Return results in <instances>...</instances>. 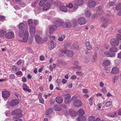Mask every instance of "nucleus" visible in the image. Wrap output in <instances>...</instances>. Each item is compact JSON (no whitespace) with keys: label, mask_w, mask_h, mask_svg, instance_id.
<instances>
[{"label":"nucleus","mask_w":121,"mask_h":121,"mask_svg":"<svg viewBox=\"0 0 121 121\" xmlns=\"http://www.w3.org/2000/svg\"><path fill=\"white\" fill-rule=\"evenodd\" d=\"M27 26L24 23H22L18 26L19 29L21 30L18 32L19 36L23 38L22 41L23 42H26L28 39V32L27 29Z\"/></svg>","instance_id":"1"},{"label":"nucleus","mask_w":121,"mask_h":121,"mask_svg":"<svg viewBox=\"0 0 121 121\" xmlns=\"http://www.w3.org/2000/svg\"><path fill=\"white\" fill-rule=\"evenodd\" d=\"M117 51V48L112 47L110 48L109 52H104V54L108 57H112L115 55V53Z\"/></svg>","instance_id":"2"},{"label":"nucleus","mask_w":121,"mask_h":121,"mask_svg":"<svg viewBox=\"0 0 121 121\" xmlns=\"http://www.w3.org/2000/svg\"><path fill=\"white\" fill-rule=\"evenodd\" d=\"M22 110L19 108L11 112V114L13 115H16L13 117V119L19 118L22 117L23 116V114L22 113Z\"/></svg>","instance_id":"3"},{"label":"nucleus","mask_w":121,"mask_h":121,"mask_svg":"<svg viewBox=\"0 0 121 121\" xmlns=\"http://www.w3.org/2000/svg\"><path fill=\"white\" fill-rule=\"evenodd\" d=\"M77 99L76 96H73L72 97V101L73 102V105L77 107H80L82 105V103L81 100Z\"/></svg>","instance_id":"4"},{"label":"nucleus","mask_w":121,"mask_h":121,"mask_svg":"<svg viewBox=\"0 0 121 121\" xmlns=\"http://www.w3.org/2000/svg\"><path fill=\"white\" fill-rule=\"evenodd\" d=\"M60 52L61 53H64L67 56L70 57H72L73 55V52L72 51L68 50L65 48L64 49H61Z\"/></svg>","instance_id":"5"},{"label":"nucleus","mask_w":121,"mask_h":121,"mask_svg":"<svg viewBox=\"0 0 121 121\" xmlns=\"http://www.w3.org/2000/svg\"><path fill=\"white\" fill-rule=\"evenodd\" d=\"M53 0H48L47 3L43 7V10L45 11L48 10L51 7V5L53 3Z\"/></svg>","instance_id":"6"},{"label":"nucleus","mask_w":121,"mask_h":121,"mask_svg":"<svg viewBox=\"0 0 121 121\" xmlns=\"http://www.w3.org/2000/svg\"><path fill=\"white\" fill-rule=\"evenodd\" d=\"M108 19L107 18H105L104 17H102L101 18V21L103 22V24L102 25V27L104 28H106L107 26H108Z\"/></svg>","instance_id":"7"},{"label":"nucleus","mask_w":121,"mask_h":121,"mask_svg":"<svg viewBox=\"0 0 121 121\" xmlns=\"http://www.w3.org/2000/svg\"><path fill=\"white\" fill-rule=\"evenodd\" d=\"M2 96L4 98H8L10 96V93L8 91L4 90L2 91Z\"/></svg>","instance_id":"8"},{"label":"nucleus","mask_w":121,"mask_h":121,"mask_svg":"<svg viewBox=\"0 0 121 121\" xmlns=\"http://www.w3.org/2000/svg\"><path fill=\"white\" fill-rule=\"evenodd\" d=\"M88 6L90 7H94L96 5L95 1L93 0H90L87 3Z\"/></svg>","instance_id":"9"},{"label":"nucleus","mask_w":121,"mask_h":121,"mask_svg":"<svg viewBox=\"0 0 121 121\" xmlns=\"http://www.w3.org/2000/svg\"><path fill=\"white\" fill-rule=\"evenodd\" d=\"M111 45L113 46H116L118 45L119 44L118 41L116 39H111L110 41Z\"/></svg>","instance_id":"10"},{"label":"nucleus","mask_w":121,"mask_h":121,"mask_svg":"<svg viewBox=\"0 0 121 121\" xmlns=\"http://www.w3.org/2000/svg\"><path fill=\"white\" fill-rule=\"evenodd\" d=\"M78 23L80 25L85 24L86 22V20L84 17L79 18L78 20Z\"/></svg>","instance_id":"11"},{"label":"nucleus","mask_w":121,"mask_h":121,"mask_svg":"<svg viewBox=\"0 0 121 121\" xmlns=\"http://www.w3.org/2000/svg\"><path fill=\"white\" fill-rule=\"evenodd\" d=\"M54 22L57 26L59 25L62 26L64 22L62 19L60 18H58L56 19V21L55 22Z\"/></svg>","instance_id":"12"},{"label":"nucleus","mask_w":121,"mask_h":121,"mask_svg":"<svg viewBox=\"0 0 121 121\" xmlns=\"http://www.w3.org/2000/svg\"><path fill=\"white\" fill-rule=\"evenodd\" d=\"M14 37V33L12 32H9L7 33L5 35V37L7 39H12Z\"/></svg>","instance_id":"13"},{"label":"nucleus","mask_w":121,"mask_h":121,"mask_svg":"<svg viewBox=\"0 0 121 121\" xmlns=\"http://www.w3.org/2000/svg\"><path fill=\"white\" fill-rule=\"evenodd\" d=\"M72 25L71 23L69 22H64L62 26L63 28H70L71 27Z\"/></svg>","instance_id":"14"},{"label":"nucleus","mask_w":121,"mask_h":121,"mask_svg":"<svg viewBox=\"0 0 121 121\" xmlns=\"http://www.w3.org/2000/svg\"><path fill=\"white\" fill-rule=\"evenodd\" d=\"M57 28V26L56 25H52L50 26L49 28V33L50 34H52L53 31L56 30Z\"/></svg>","instance_id":"15"},{"label":"nucleus","mask_w":121,"mask_h":121,"mask_svg":"<svg viewBox=\"0 0 121 121\" xmlns=\"http://www.w3.org/2000/svg\"><path fill=\"white\" fill-rule=\"evenodd\" d=\"M84 3L83 0H76L74 2V5L79 6L82 5Z\"/></svg>","instance_id":"16"},{"label":"nucleus","mask_w":121,"mask_h":121,"mask_svg":"<svg viewBox=\"0 0 121 121\" xmlns=\"http://www.w3.org/2000/svg\"><path fill=\"white\" fill-rule=\"evenodd\" d=\"M30 33L31 36H34L35 34V28L34 26L30 27Z\"/></svg>","instance_id":"17"},{"label":"nucleus","mask_w":121,"mask_h":121,"mask_svg":"<svg viewBox=\"0 0 121 121\" xmlns=\"http://www.w3.org/2000/svg\"><path fill=\"white\" fill-rule=\"evenodd\" d=\"M19 103V101L17 99H13L11 101L10 105L12 106H15Z\"/></svg>","instance_id":"18"},{"label":"nucleus","mask_w":121,"mask_h":121,"mask_svg":"<svg viewBox=\"0 0 121 121\" xmlns=\"http://www.w3.org/2000/svg\"><path fill=\"white\" fill-rule=\"evenodd\" d=\"M119 71L118 68L117 67H115L112 69L111 73L112 74H116L118 73Z\"/></svg>","instance_id":"19"},{"label":"nucleus","mask_w":121,"mask_h":121,"mask_svg":"<svg viewBox=\"0 0 121 121\" xmlns=\"http://www.w3.org/2000/svg\"><path fill=\"white\" fill-rule=\"evenodd\" d=\"M51 45L49 47V49L50 50H51L54 48L55 47L56 45V42H54L53 41H51L50 43Z\"/></svg>","instance_id":"20"},{"label":"nucleus","mask_w":121,"mask_h":121,"mask_svg":"<svg viewBox=\"0 0 121 121\" xmlns=\"http://www.w3.org/2000/svg\"><path fill=\"white\" fill-rule=\"evenodd\" d=\"M56 102L58 103H61L63 101V99L62 97L60 96H57L56 97L55 99Z\"/></svg>","instance_id":"21"},{"label":"nucleus","mask_w":121,"mask_h":121,"mask_svg":"<svg viewBox=\"0 0 121 121\" xmlns=\"http://www.w3.org/2000/svg\"><path fill=\"white\" fill-rule=\"evenodd\" d=\"M35 40L37 43H40L42 41V39L40 36L39 35H36L35 37Z\"/></svg>","instance_id":"22"},{"label":"nucleus","mask_w":121,"mask_h":121,"mask_svg":"<svg viewBox=\"0 0 121 121\" xmlns=\"http://www.w3.org/2000/svg\"><path fill=\"white\" fill-rule=\"evenodd\" d=\"M72 100V99H71V97L70 96H68L66 97L65 99V102L66 104H68Z\"/></svg>","instance_id":"23"},{"label":"nucleus","mask_w":121,"mask_h":121,"mask_svg":"<svg viewBox=\"0 0 121 121\" xmlns=\"http://www.w3.org/2000/svg\"><path fill=\"white\" fill-rule=\"evenodd\" d=\"M69 112L71 115L73 117H75L77 115V112L72 109H70L69 110Z\"/></svg>","instance_id":"24"},{"label":"nucleus","mask_w":121,"mask_h":121,"mask_svg":"<svg viewBox=\"0 0 121 121\" xmlns=\"http://www.w3.org/2000/svg\"><path fill=\"white\" fill-rule=\"evenodd\" d=\"M110 62L108 60H105L104 61L103 65L104 67L109 66L110 65Z\"/></svg>","instance_id":"25"},{"label":"nucleus","mask_w":121,"mask_h":121,"mask_svg":"<svg viewBox=\"0 0 121 121\" xmlns=\"http://www.w3.org/2000/svg\"><path fill=\"white\" fill-rule=\"evenodd\" d=\"M77 120L78 121H86V118L84 116L79 117Z\"/></svg>","instance_id":"26"},{"label":"nucleus","mask_w":121,"mask_h":121,"mask_svg":"<svg viewBox=\"0 0 121 121\" xmlns=\"http://www.w3.org/2000/svg\"><path fill=\"white\" fill-rule=\"evenodd\" d=\"M53 110L55 111H60L61 110L62 108L61 107L58 105H56L54 106L53 108Z\"/></svg>","instance_id":"27"},{"label":"nucleus","mask_w":121,"mask_h":121,"mask_svg":"<svg viewBox=\"0 0 121 121\" xmlns=\"http://www.w3.org/2000/svg\"><path fill=\"white\" fill-rule=\"evenodd\" d=\"M60 9L62 11L64 12H66L67 10V9L65 6L62 5L60 6Z\"/></svg>","instance_id":"28"},{"label":"nucleus","mask_w":121,"mask_h":121,"mask_svg":"<svg viewBox=\"0 0 121 121\" xmlns=\"http://www.w3.org/2000/svg\"><path fill=\"white\" fill-rule=\"evenodd\" d=\"M42 93H39V102L42 104H43L44 101L43 99L42 98L41 95H42Z\"/></svg>","instance_id":"29"},{"label":"nucleus","mask_w":121,"mask_h":121,"mask_svg":"<svg viewBox=\"0 0 121 121\" xmlns=\"http://www.w3.org/2000/svg\"><path fill=\"white\" fill-rule=\"evenodd\" d=\"M77 114L78 113L79 115H82L84 114V112L82 109H80L77 112Z\"/></svg>","instance_id":"30"},{"label":"nucleus","mask_w":121,"mask_h":121,"mask_svg":"<svg viewBox=\"0 0 121 121\" xmlns=\"http://www.w3.org/2000/svg\"><path fill=\"white\" fill-rule=\"evenodd\" d=\"M85 14L86 16L88 17H91V12L89 11H86L85 12Z\"/></svg>","instance_id":"31"},{"label":"nucleus","mask_w":121,"mask_h":121,"mask_svg":"<svg viewBox=\"0 0 121 121\" xmlns=\"http://www.w3.org/2000/svg\"><path fill=\"white\" fill-rule=\"evenodd\" d=\"M73 27H75L77 24V21L76 19H73Z\"/></svg>","instance_id":"32"},{"label":"nucleus","mask_w":121,"mask_h":121,"mask_svg":"<svg viewBox=\"0 0 121 121\" xmlns=\"http://www.w3.org/2000/svg\"><path fill=\"white\" fill-rule=\"evenodd\" d=\"M28 25L30 27L31 26H32L33 24V21L31 19H29L28 20Z\"/></svg>","instance_id":"33"},{"label":"nucleus","mask_w":121,"mask_h":121,"mask_svg":"<svg viewBox=\"0 0 121 121\" xmlns=\"http://www.w3.org/2000/svg\"><path fill=\"white\" fill-rule=\"evenodd\" d=\"M95 117L94 116H91L89 117L88 121H95Z\"/></svg>","instance_id":"34"},{"label":"nucleus","mask_w":121,"mask_h":121,"mask_svg":"<svg viewBox=\"0 0 121 121\" xmlns=\"http://www.w3.org/2000/svg\"><path fill=\"white\" fill-rule=\"evenodd\" d=\"M45 2L43 0H41L40 1L39 5L40 6L42 7L45 4Z\"/></svg>","instance_id":"35"},{"label":"nucleus","mask_w":121,"mask_h":121,"mask_svg":"<svg viewBox=\"0 0 121 121\" xmlns=\"http://www.w3.org/2000/svg\"><path fill=\"white\" fill-rule=\"evenodd\" d=\"M112 103L110 101H108L105 103V105L107 107H108L111 105Z\"/></svg>","instance_id":"36"},{"label":"nucleus","mask_w":121,"mask_h":121,"mask_svg":"<svg viewBox=\"0 0 121 121\" xmlns=\"http://www.w3.org/2000/svg\"><path fill=\"white\" fill-rule=\"evenodd\" d=\"M65 37L64 35H62L60 37L58 38V40L59 41H62L65 39Z\"/></svg>","instance_id":"37"},{"label":"nucleus","mask_w":121,"mask_h":121,"mask_svg":"<svg viewBox=\"0 0 121 121\" xmlns=\"http://www.w3.org/2000/svg\"><path fill=\"white\" fill-rule=\"evenodd\" d=\"M71 44L69 42H66L64 44L65 48L63 49H64L65 48L66 49L67 47L69 46Z\"/></svg>","instance_id":"38"},{"label":"nucleus","mask_w":121,"mask_h":121,"mask_svg":"<svg viewBox=\"0 0 121 121\" xmlns=\"http://www.w3.org/2000/svg\"><path fill=\"white\" fill-rule=\"evenodd\" d=\"M60 2L59 1H56L54 2L55 6H59L60 4Z\"/></svg>","instance_id":"39"},{"label":"nucleus","mask_w":121,"mask_h":121,"mask_svg":"<svg viewBox=\"0 0 121 121\" xmlns=\"http://www.w3.org/2000/svg\"><path fill=\"white\" fill-rule=\"evenodd\" d=\"M6 32L4 30H2L0 31V33L1 35L2 36H3L5 35L6 34Z\"/></svg>","instance_id":"40"},{"label":"nucleus","mask_w":121,"mask_h":121,"mask_svg":"<svg viewBox=\"0 0 121 121\" xmlns=\"http://www.w3.org/2000/svg\"><path fill=\"white\" fill-rule=\"evenodd\" d=\"M112 117H114L117 116V113L116 112H111Z\"/></svg>","instance_id":"41"},{"label":"nucleus","mask_w":121,"mask_h":121,"mask_svg":"<svg viewBox=\"0 0 121 121\" xmlns=\"http://www.w3.org/2000/svg\"><path fill=\"white\" fill-rule=\"evenodd\" d=\"M83 60L85 63H87L89 62V58H86V57H85L83 59Z\"/></svg>","instance_id":"42"},{"label":"nucleus","mask_w":121,"mask_h":121,"mask_svg":"<svg viewBox=\"0 0 121 121\" xmlns=\"http://www.w3.org/2000/svg\"><path fill=\"white\" fill-rule=\"evenodd\" d=\"M66 7L69 8H71L73 7V5L72 3H70L68 5H66Z\"/></svg>","instance_id":"43"},{"label":"nucleus","mask_w":121,"mask_h":121,"mask_svg":"<svg viewBox=\"0 0 121 121\" xmlns=\"http://www.w3.org/2000/svg\"><path fill=\"white\" fill-rule=\"evenodd\" d=\"M116 9L117 10H119L121 9V4H120L116 6Z\"/></svg>","instance_id":"44"},{"label":"nucleus","mask_w":121,"mask_h":121,"mask_svg":"<svg viewBox=\"0 0 121 121\" xmlns=\"http://www.w3.org/2000/svg\"><path fill=\"white\" fill-rule=\"evenodd\" d=\"M33 40V38L32 37V36H31V37H30V38L29 39V44H30L32 43Z\"/></svg>","instance_id":"45"},{"label":"nucleus","mask_w":121,"mask_h":121,"mask_svg":"<svg viewBox=\"0 0 121 121\" xmlns=\"http://www.w3.org/2000/svg\"><path fill=\"white\" fill-rule=\"evenodd\" d=\"M15 77V75L14 74H10L9 76L10 78L11 79H14Z\"/></svg>","instance_id":"46"},{"label":"nucleus","mask_w":121,"mask_h":121,"mask_svg":"<svg viewBox=\"0 0 121 121\" xmlns=\"http://www.w3.org/2000/svg\"><path fill=\"white\" fill-rule=\"evenodd\" d=\"M116 38L118 39L121 40V35L120 34H118L116 36Z\"/></svg>","instance_id":"47"},{"label":"nucleus","mask_w":121,"mask_h":121,"mask_svg":"<svg viewBox=\"0 0 121 121\" xmlns=\"http://www.w3.org/2000/svg\"><path fill=\"white\" fill-rule=\"evenodd\" d=\"M23 89L24 90L28 91L29 92H30L31 91V90L30 89H28L26 87H23Z\"/></svg>","instance_id":"48"},{"label":"nucleus","mask_w":121,"mask_h":121,"mask_svg":"<svg viewBox=\"0 0 121 121\" xmlns=\"http://www.w3.org/2000/svg\"><path fill=\"white\" fill-rule=\"evenodd\" d=\"M5 19V17L3 15L0 16V21L4 20Z\"/></svg>","instance_id":"49"},{"label":"nucleus","mask_w":121,"mask_h":121,"mask_svg":"<svg viewBox=\"0 0 121 121\" xmlns=\"http://www.w3.org/2000/svg\"><path fill=\"white\" fill-rule=\"evenodd\" d=\"M108 4L110 6H113L115 5V2H109Z\"/></svg>","instance_id":"50"},{"label":"nucleus","mask_w":121,"mask_h":121,"mask_svg":"<svg viewBox=\"0 0 121 121\" xmlns=\"http://www.w3.org/2000/svg\"><path fill=\"white\" fill-rule=\"evenodd\" d=\"M86 47L88 50H90L92 49V46L91 45L87 46Z\"/></svg>","instance_id":"51"},{"label":"nucleus","mask_w":121,"mask_h":121,"mask_svg":"<svg viewBox=\"0 0 121 121\" xmlns=\"http://www.w3.org/2000/svg\"><path fill=\"white\" fill-rule=\"evenodd\" d=\"M17 67L15 65L13 66V70L14 71H16L17 68Z\"/></svg>","instance_id":"52"},{"label":"nucleus","mask_w":121,"mask_h":121,"mask_svg":"<svg viewBox=\"0 0 121 121\" xmlns=\"http://www.w3.org/2000/svg\"><path fill=\"white\" fill-rule=\"evenodd\" d=\"M98 10L101 12L103 11V7L101 6H99L98 7Z\"/></svg>","instance_id":"53"},{"label":"nucleus","mask_w":121,"mask_h":121,"mask_svg":"<svg viewBox=\"0 0 121 121\" xmlns=\"http://www.w3.org/2000/svg\"><path fill=\"white\" fill-rule=\"evenodd\" d=\"M93 59H94L95 62V60L97 58V56H96V54H95L94 55H93Z\"/></svg>","instance_id":"54"},{"label":"nucleus","mask_w":121,"mask_h":121,"mask_svg":"<svg viewBox=\"0 0 121 121\" xmlns=\"http://www.w3.org/2000/svg\"><path fill=\"white\" fill-rule=\"evenodd\" d=\"M71 78L72 79H75L77 78V77L75 75H74L72 76L71 77Z\"/></svg>","instance_id":"55"},{"label":"nucleus","mask_w":121,"mask_h":121,"mask_svg":"<svg viewBox=\"0 0 121 121\" xmlns=\"http://www.w3.org/2000/svg\"><path fill=\"white\" fill-rule=\"evenodd\" d=\"M51 95V94H48L47 95H45L44 96L45 98L46 99L48 97H49Z\"/></svg>","instance_id":"56"},{"label":"nucleus","mask_w":121,"mask_h":121,"mask_svg":"<svg viewBox=\"0 0 121 121\" xmlns=\"http://www.w3.org/2000/svg\"><path fill=\"white\" fill-rule=\"evenodd\" d=\"M22 63V61L20 60H19L17 62V64L18 65H19Z\"/></svg>","instance_id":"57"},{"label":"nucleus","mask_w":121,"mask_h":121,"mask_svg":"<svg viewBox=\"0 0 121 121\" xmlns=\"http://www.w3.org/2000/svg\"><path fill=\"white\" fill-rule=\"evenodd\" d=\"M39 58L40 60L41 61H43L44 60V58L42 56H41Z\"/></svg>","instance_id":"58"},{"label":"nucleus","mask_w":121,"mask_h":121,"mask_svg":"<svg viewBox=\"0 0 121 121\" xmlns=\"http://www.w3.org/2000/svg\"><path fill=\"white\" fill-rule=\"evenodd\" d=\"M82 91L84 93H87L88 92V91L87 89H83L82 90Z\"/></svg>","instance_id":"59"},{"label":"nucleus","mask_w":121,"mask_h":121,"mask_svg":"<svg viewBox=\"0 0 121 121\" xmlns=\"http://www.w3.org/2000/svg\"><path fill=\"white\" fill-rule=\"evenodd\" d=\"M78 6H76L75 5L74 6L73 9L74 11L76 10V9H77L78 7Z\"/></svg>","instance_id":"60"},{"label":"nucleus","mask_w":121,"mask_h":121,"mask_svg":"<svg viewBox=\"0 0 121 121\" xmlns=\"http://www.w3.org/2000/svg\"><path fill=\"white\" fill-rule=\"evenodd\" d=\"M16 74L17 75H20L21 74H22V72L20 71H18L16 72Z\"/></svg>","instance_id":"61"},{"label":"nucleus","mask_w":121,"mask_h":121,"mask_svg":"<svg viewBox=\"0 0 121 121\" xmlns=\"http://www.w3.org/2000/svg\"><path fill=\"white\" fill-rule=\"evenodd\" d=\"M117 113L118 115H121V108L119 109L118 110Z\"/></svg>","instance_id":"62"},{"label":"nucleus","mask_w":121,"mask_h":121,"mask_svg":"<svg viewBox=\"0 0 121 121\" xmlns=\"http://www.w3.org/2000/svg\"><path fill=\"white\" fill-rule=\"evenodd\" d=\"M26 78H22V81L23 82H26Z\"/></svg>","instance_id":"63"},{"label":"nucleus","mask_w":121,"mask_h":121,"mask_svg":"<svg viewBox=\"0 0 121 121\" xmlns=\"http://www.w3.org/2000/svg\"><path fill=\"white\" fill-rule=\"evenodd\" d=\"M66 82H67V80H66L65 79H62V83L63 84H64L65 83H66Z\"/></svg>","instance_id":"64"}]
</instances>
